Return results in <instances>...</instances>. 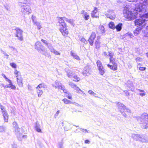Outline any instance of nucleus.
I'll return each mask as SVG.
<instances>
[{
    "label": "nucleus",
    "instance_id": "f257e3e1",
    "mask_svg": "<svg viewBox=\"0 0 148 148\" xmlns=\"http://www.w3.org/2000/svg\"><path fill=\"white\" fill-rule=\"evenodd\" d=\"M141 1L136 5L133 13L127 8H124L123 13L124 16L127 20H132L138 16L148 17V14H145V12L146 10V5L148 3V0H141Z\"/></svg>",
    "mask_w": 148,
    "mask_h": 148
},
{
    "label": "nucleus",
    "instance_id": "f03ea898",
    "mask_svg": "<svg viewBox=\"0 0 148 148\" xmlns=\"http://www.w3.org/2000/svg\"><path fill=\"white\" fill-rule=\"evenodd\" d=\"M58 22L59 23V31L64 36L67 35L68 34V31L67 25L62 17L58 16Z\"/></svg>",
    "mask_w": 148,
    "mask_h": 148
},
{
    "label": "nucleus",
    "instance_id": "7ed1b4c3",
    "mask_svg": "<svg viewBox=\"0 0 148 148\" xmlns=\"http://www.w3.org/2000/svg\"><path fill=\"white\" fill-rule=\"evenodd\" d=\"M109 56L110 57V62L112 65L108 64V67L114 71L116 70L117 69V64L116 63L115 58L114 57V53L112 52H109Z\"/></svg>",
    "mask_w": 148,
    "mask_h": 148
},
{
    "label": "nucleus",
    "instance_id": "20e7f679",
    "mask_svg": "<svg viewBox=\"0 0 148 148\" xmlns=\"http://www.w3.org/2000/svg\"><path fill=\"white\" fill-rule=\"evenodd\" d=\"M119 110L120 111L122 115L125 117H127V115L125 113L126 112L127 114H130L131 113V110L127 108L123 104L120 102H118L116 104Z\"/></svg>",
    "mask_w": 148,
    "mask_h": 148
},
{
    "label": "nucleus",
    "instance_id": "39448f33",
    "mask_svg": "<svg viewBox=\"0 0 148 148\" xmlns=\"http://www.w3.org/2000/svg\"><path fill=\"white\" fill-rule=\"evenodd\" d=\"M19 5L21 6V11L24 14H29L32 12V10L29 3L20 2Z\"/></svg>",
    "mask_w": 148,
    "mask_h": 148
},
{
    "label": "nucleus",
    "instance_id": "423d86ee",
    "mask_svg": "<svg viewBox=\"0 0 148 148\" xmlns=\"http://www.w3.org/2000/svg\"><path fill=\"white\" fill-rule=\"evenodd\" d=\"M132 138L136 140L143 143L148 142V138L144 137L143 136L138 134H133L132 135Z\"/></svg>",
    "mask_w": 148,
    "mask_h": 148
},
{
    "label": "nucleus",
    "instance_id": "0eeeda50",
    "mask_svg": "<svg viewBox=\"0 0 148 148\" xmlns=\"http://www.w3.org/2000/svg\"><path fill=\"white\" fill-rule=\"evenodd\" d=\"M35 49L38 52L42 54H44L45 50V47L42 45V43L39 41L36 42L35 44Z\"/></svg>",
    "mask_w": 148,
    "mask_h": 148
},
{
    "label": "nucleus",
    "instance_id": "6e6552de",
    "mask_svg": "<svg viewBox=\"0 0 148 148\" xmlns=\"http://www.w3.org/2000/svg\"><path fill=\"white\" fill-rule=\"evenodd\" d=\"M14 30L16 31L15 34V36L17 37L18 40L22 41L23 39V31L18 27H16Z\"/></svg>",
    "mask_w": 148,
    "mask_h": 148
},
{
    "label": "nucleus",
    "instance_id": "1a4fd4ad",
    "mask_svg": "<svg viewBox=\"0 0 148 148\" xmlns=\"http://www.w3.org/2000/svg\"><path fill=\"white\" fill-rule=\"evenodd\" d=\"M136 119L138 122L148 121V114L146 113H143L140 116L136 117Z\"/></svg>",
    "mask_w": 148,
    "mask_h": 148
},
{
    "label": "nucleus",
    "instance_id": "9d476101",
    "mask_svg": "<svg viewBox=\"0 0 148 148\" xmlns=\"http://www.w3.org/2000/svg\"><path fill=\"white\" fill-rule=\"evenodd\" d=\"M91 70L90 67L88 66H86L83 70L82 74L85 76H88L91 74Z\"/></svg>",
    "mask_w": 148,
    "mask_h": 148
},
{
    "label": "nucleus",
    "instance_id": "9b49d317",
    "mask_svg": "<svg viewBox=\"0 0 148 148\" xmlns=\"http://www.w3.org/2000/svg\"><path fill=\"white\" fill-rule=\"evenodd\" d=\"M97 64L99 73L101 75H103L105 71L100 61L98 60L97 61Z\"/></svg>",
    "mask_w": 148,
    "mask_h": 148
},
{
    "label": "nucleus",
    "instance_id": "f8f14e48",
    "mask_svg": "<svg viewBox=\"0 0 148 148\" xmlns=\"http://www.w3.org/2000/svg\"><path fill=\"white\" fill-rule=\"evenodd\" d=\"M105 15L108 18L111 20L114 19L115 17V15L113 10H108L107 11Z\"/></svg>",
    "mask_w": 148,
    "mask_h": 148
},
{
    "label": "nucleus",
    "instance_id": "ddd939ff",
    "mask_svg": "<svg viewBox=\"0 0 148 148\" xmlns=\"http://www.w3.org/2000/svg\"><path fill=\"white\" fill-rule=\"evenodd\" d=\"M12 124L16 134L17 133L20 134V128L18 127V123L16 121H14L13 122Z\"/></svg>",
    "mask_w": 148,
    "mask_h": 148
},
{
    "label": "nucleus",
    "instance_id": "4468645a",
    "mask_svg": "<svg viewBox=\"0 0 148 148\" xmlns=\"http://www.w3.org/2000/svg\"><path fill=\"white\" fill-rule=\"evenodd\" d=\"M96 34L95 33L92 32L88 39L89 43L91 46L93 45L94 40Z\"/></svg>",
    "mask_w": 148,
    "mask_h": 148
},
{
    "label": "nucleus",
    "instance_id": "2eb2a0df",
    "mask_svg": "<svg viewBox=\"0 0 148 148\" xmlns=\"http://www.w3.org/2000/svg\"><path fill=\"white\" fill-rule=\"evenodd\" d=\"M34 129L36 131L39 133H42L40 125L38 121H36L34 125Z\"/></svg>",
    "mask_w": 148,
    "mask_h": 148
},
{
    "label": "nucleus",
    "instance_id": "dca6fc26",
    "mask_svg": "<svg viewBox=\"0 0 148 148\" xmlns=\"http://www.w3.org/2000/svg\"><path fill=\"white\" fill-rule=\"evenodd\" d=\"M7 82L9 83V84H6L5 86V88H10L12 89L15 90L16 89V86L15 85L13 84L12 81L10 80Z\"/></svg>",
    "mask_w": 148,
    "mask_h": 148
},
{
    "label": "nucleus",
    "instance_id": "f3484780",
    "mask_svg": "<svg viewBox=\"0 0 148 148\" xmlns=\"http://www.w3.org/2000/svg\"><path fill=\"white\" fill-rule=\"evenodd\" d=\"M100 37L99 36H98L97 37V39H96L95 42V47L97 49L99 48L100 46L101 42L99 40Z\"/></svg>",
    "mask_w": 148,
    "mask_h": 148
},
{
    "label": "nucleus",
    "instance_id": "a211bd4d",
    "mask_svg": "<svg viewBox=\"0 0 148 148\" xmlns=\"http://www.w3.org/2000/svg\"><path fill=\"white\" fill-rule=\"evenodd\" d=\"M140 124L141 127L143 129L148 128V121H145L141 122H139Z\"/></svg>",
    "mask_w": 148,
    "mask_h": 148
},
{
    "label": "nucleus",
    "instance_id": "6ab92c4d",
    "mask_svg": "<svg viewBox=\"0 0 148 148\" xmlns=\"http://www.w3.org/2000/svg\"><path fill=\"white\" fill-rule=\"evenodd\" d=\"M81 14H82V16L85 20H87L89 19L90 16L88 13L85 11L82 10L81 12Z\"/></svg>",
    "mask_w": 148,
    "mask_h": 148
},
{
    "label": "nucleus",
    "instance_id": "aec40b11",
    "mask_svg": "<svg viewBox=\"0 0 148 148\" xmlns=\"http://www.w3.org/2000/svg\"><path fill=\"white\" fill-rule=\"evenodd\" d=\"M97 9L96 8H94V10L92 11L91 13V16L92 18L95 17L97 18L99 17V15L97 14Z\"/></svg>",
    "mask_w": 148,
    "mask_h": 148
},
{
    "label": "nucleus",
    "instance_id": "412c9836",
    "mask_svg": "<svg viewBox=\"0 0 148 148\" xmlns=\"http://www.w3.org/2000/svg\"><path fill=\"white\" fill-rule=\"evenodd\" d=\"M1 113L3 117L4 121L5 122H8L9 115L7 111Z\"/></svg>",
    "mask_w": 148,
    "mask_h": 148
},
{
    "label": "nucleus",
    "instance_id": "4be33fe9",
    "mask_svg": "<svg viewBox=\"0 0 148 148\" xmlns=\"http://www.w3.org/2000/svg\"><path fill=\"white\" fill-rule=\"evenodd\" d=\"M75 90H76V92L77 93H79L83 96L86 95L84 92L80 88H79L75 85Z\"/></svg>",
    "mask_w": 148,
    "mask_h": 148
},
{
    "label": "nucleus",
    "instance_id": "5701e85b",
    "mask_svg": "<svg viewBox=\"0 0 148 148\" xmlns=\"http://www.w3.org/2000/svg\"><path fill=\"white\" fill-rule=\"evenodd\" d=\"M17 83L20 87H22L23 86L22 82V79L20 77V78L17 77L16 79Z\"/></svg>",
    "mask_w": 148,
    "mask_h": 148
},
{
    "label": "nucleus",
    "instance_id": "b1692460",
    "mask_svg": "<svg viewBox=\"0 0 148 148\" xmlns=\"http://www.w3.org/2000/svg\"><path fill=\"white\" fill-rule=\"evenodd\" d=\"M64 21H66V22L71 24V25H73V26H74V25H73V19H69L65 17H62Z\"/></svg>",
    "mask_w": 148,
    "mask_h": 148
},
{
    "label": "nucleus",
    "instance_id": "393cba45",
    "mask_svg": "<svg viewBox=\"0 0 148 148\" xmlns=\"http://www.w3.org/2000/svg\"><path fill=\"white\" fill-rule=\"evenodd\" d=\"M42 88H47V85L44 83H41L39 84L36 87V89H41Z\"/></svg>",
    "mask_w": 148,
    "mask_h": 148
},
{
    "label": "nucleus",
    "instance_id": "a878e982",
    "mask_svg": "<svg viewBox=\"0 0 148 148\" xmlns=\"http://www.w3.org/2000/svg\"><path fill=\"white\" fill-rule=\"evenodd\" d=\"M55 84L57 88H58V89H61L64 86L63 85H62L61 83L58 80H56V81Z\"/></svg>",
    "mask_w": 148,
    "mask_h": 148
},
{
    "label": "nucleus",
    "instance_id": "bb28decb",
    "mask_svg": "<svg viewBox=\"0 0 148 148\" xmlns=\"http://www.w3.org/2000/svg\"><path fill=\"white\" fill-rule=\"evenodd\" d=\"M122 25V23H119L115 26V28L116 29L117 31L119 32L121 30Z\"/></svg>",
    "mask_w": 148,
    "mask_h": 148
},
{
    "label": "nucleus",
    "instance_id": "cd10ccee",
    "mask_svg": "<svg viewBox=\"0 0 148 148\" xmlns=\"http://www.w3.org/2000/svg\"><path fill=\"white\" fill-rule=\"evenodd\" d=\"M141 31V29L140 28H137L134 31V33L135 36H138L140 33Z\"/></svg>",
    "mask_w": 148,
    "mask_h": 148
},
{
    "label": "nucleus",
    "instance_id": "c85d7f7f",
    "mask_svg": "<svg viewBox=\"0 0 148 148\" xmlns=\"http://www.w3.org/2000/svg\"><path fill=\"white\" fill-rule=\"evenodd\" d=\"M138 90L139 92V95L141 97H144L145 95L146 92L144 90L138 89Z\"/></svg>",
    "mask_w": 148,
    "mask_h": 148
},
{
    "label": "nucleus",
    "instance_id": "c756f323",
    "mask_svg": "<svg viewBox=\"0 0 148 148\" xmlns=\"http://www.w3.org/2000/svg\"><path fill=\"white\" fill-rule=\"evenodd\" d=\"M99 29L100 32L102 34H103L105 32L106 30L103 26L101 25L99 26Z\"/></svg>",
    "mask_w": 148,
    "mask_h": 148
},
{
    "label": "nucleus",
    "instance_id": "7c9ffc66",
    "mask_svg": "<svg viewBox=\"0 0 148 148\" xmlns=\"http://www.w3.org/2000/svg\"><path fill=\"white\" fill-rule=\"evenodd\" d=\"M126 85L129 87H131L133 86V83L130 80H129L126 83Z\"/></svg>",
    "mask_w": 148,
    "mask_h": 148
},
{
    "label": "nucleus",
    "instance_id": "2f4dec72",
    "mask_svg": "<svg viewBox=\"0 0 148 148\" xmlns=\"http://www.w3.org/2000/svg\"><path fill=\"white\" fill-rule=\"evenodd\" d=\"M6 130V127L3 125L0 126V132H3Z\"/></svg>",
    "mask_w": 148,
    "mask_h": 148
},
{
    "label": "nucleus",
    "instance_id": "473e14b6",
    "mask_svg": "<svg viewBox=\"0 0 148 148\" xmlns=\"http://www.w3.org/2000/svg\"><path fill=\"white\" fill-rule=\"evenodd\" d=\"M67 76L69 77H72L74 78V76L73 73L70 70H69L68 71L67 73Z\"/></svg>",
    "mask_w": 148,
    "mask_h": 148
},
{
    "label": "nucleus",
    "instance_id": "72a5a7b5",
    "mask_svg": "<svg viewBox=\"0 0 148 148\" xmlns=\"http://www.w3.org/2000/svg\"><path fill=\"white\" fill-rule=\"evenodd\" d=\"M62 101L65 104H69L71 103H72L73 104V102H72L71 101L68 100L66 98H64L63 99Z\"/></svg>",
    "mask_w": 148,
    "mask_h": 148
},
{
    "label": "nucleus",
    "instance_id": "f704fd0d",
    "mask_svg": "<svg viewBox=\"0 0 148 148\" xmlns=\"http://www.w3.org/2000/svg\"><path fill=\"white\" fill-rule=\"evenodd\" d=\"M34 24L36 25L37 26V29L38 30H40L42 27L41 25H40V23L38 22L37 21L34 22Z\"/></svg>",
    "mask_w": 148,
    "mask_h": 148
},
{
    "label": "nucleus",
    "instance_id": "c9c22d12",
    "mask_svg": "<svg viewBox=\"0 0 148 148\" xmlns=\"http://www.w3.org/2000/svg\"><path fill=\"white\" fill-rule=\"evenodd\" d=\"M46 47H48L51 52L54 49L51 44L49 43Z\"/></svg>",
    "mask_w": 148,
    "mask_h": 148
},
{
    "label": "nucleus",
    "instance_id": "e433bc0d",
    "mask_svg": "<svg viewBox=\"0 0 148 148\" xmlns=\"http://www.w3.org/2000/svg\"><path fill=\"white\" fill-rule=\"evenodd\" d=\"M109 27L111 29H115V26L114 23L112 22H110L109 24Z\"/></svg>",
    "mask_w": 148,
    "mask_h": 148
},
{
    "label": "nucleus",
    "instance_id": "4c0bfd02",
    "mask_svg": "<svg viewBox=\"0 0 148 148\" xmlns=\"http://www.w3.org/2000/svg\"><path fill=\"white\" fill-rule=\"evenodd\" d=\"M37 92L38 97H40L43 93L42 90L41 89H37Z\"/></svg>",
    "mask_w": 148,
    "mask_h": 148
},
{
    "label": "nucleus",
    "instance_id": "58836bf2",
    "mask_svg": "<svg viewBox=\"0 0 148 148\" xmlns=\"http://www.w3.org/2000/svg\"><path fill=\"white\" fill-rule=\"evenodd\" d=\"M124 36L125 37H130L131 38H132L133 37L132 34L130 32H127L125 34Z\"/></svg>",
    "mask_w": 148,
    "mask_h": 148
},
{
    "label": "nucleus",
    "instance_id": "ea45409f",
    "mask_svg": "<svg viewBox=\"0 0 148 148\" xmlns=\"http://www.w3.org/2000/svg\"><path fill=\"white\" fill-rule=\"evenodd\" d=\"M63 139L61 140L60 142L58 143V148H63Z\"/></svg>",
    "mask_w": 148,
    "mask_h": 148
},
{
    "label": "nucleus",
    "instance_id": "a19ab883",
    "mask_svg": "<svg viewBox=\"0 0 148 148\" xmlns=\"http://www.w3.org/2000/svg\"><path fill=\"white\" fill-rule=\"evenodd\" d=\"M14 74L16 76V79H17V77H19V76L20 75H21V73L20 72L18 71L16 69H15L14 72Z\"/></svg>",
    "mask_w": 148,
    "mask_h": 148
},
{
    "label": "nucleus",
    "instance_id": "79ce46f5",
    "mask_svg": "<svg viewBox=\"0 0 148 148\" xmlns=\"http://www.w3.org/2000/svg\"><path fill=\"white\" fill-rule=\"evenodd\" d=\"M88 92L89 94L91 95L92 96H94L96 97H97L96 96V94L91 90H89L88 91Z\"/></svg>",
    "mask_w": 148,
    "mask_h": 148
},
{
    "label": "nucleus",
    "instance_id": "37998d69",
    "mask_svg": "<svg viewBox=\"0 0 148 148\" xmlns=\"http://www.w3.org/2000/svg\"><path fill=\"white\" fill-rule=\"evenodd\" d=\"M10 65L12 68L16 69L17 68V66L14 62H10Z\"/></svg>",
    "mask_w": 148,
    "mask_h": 148
},
{
    "label": "nucleus",
    "instance_id": "c03bdc74",
    "mask_svg": "<svg viewBox=\"0 0 148 148\" xmlns=\"http://www.w3.org/2000/svg\"><path fill=\"white\" fill-rule=\"evenodd\" d=\"M137 68H138L139 69L140 71H144L146 69L145 68V67H141L140 64H138Z\"/></svg>",
    "mask_w": 148,
    "mask_h": 148
},
{
    "label": "nucleus",
    "instance_id": "a18cd8bd",
    "mask_svg": "<svg viewBox=\"0 0 148 148\" xmlns=\"http://www.w3.org/2000/svg\"><path fill=\"white\" fill-rule=\"evenodd\" d=\"M61 90H62L66 94H68L69 92L67 91L66 89H65L64 86L61 89Z\"/></svg>",
    "mask_w": 148,
    "mask_h": 148
},
{
    "label": "nucleus",
    "instance_id": "49530a36",
    "mask_svg": "<svg viewBox=\"0 0 148 148\" xmlns=\"http://www.w3.org/2000/svg\"><path fill=\"white\" fill-rule=\"evenodd\" d=\"M41 41L46 46L48 45L49 43H48L47 40L42 39H41Z\"/></svg>",
    "mask_w": 148,
    "mask_h": 148
},
{
    "label": "nucleus",
    "instance_id": "de8ad7c7",
    "mask_svg": "<svg viewBox=\"0 0 148 148\" xmlns=\"http://www.w3.org/2000/svg\"><path fill=\"white\" fill-rule=\"evenodd\" d=\"M1 75L4 78V79H5V80L6 81H10V79H9V78H8L4 74L2 73L1 74Z\"/></svg>",
    "mask_w": 148,
    "mask_h": 148
},
{
    "label": "nucleus",
    "instance_id": "09e8293b",
    "mask_svg": "<svg viewBox=\"0 0 148 148\" xmlns=\"http://www.w3.org/2000/svg\"><path fill=\"white\" fill-rule=\"evenodd\" d=\"M1 75L4 78V79H5V80L6 81H10V79H9V78H8L4 74L2 73L1 74Z\"/></svg>",
    "mask_w": 148,
    "mask_h": 148
},
{
    "label": "nucleus",
    "instance_id": "8fccbe9b",
    "mask_svg": "<svg viewBox=\"0 0 148 148\" xmlns=\"http://www.w3.org/2000/svg\"><path fill=\"white\" fill-rule=\"evenodd\" d=\"M80 130L84 133H89V130H87L86 129L80 128Z\"/></svg>",
    "mask_w": 148,
    "mask_h": 148
},
{
    "label": "nucleus",
    "instance_id": "3c124183",
    "mask_svg": "<svg viewBox=\"0 0 148 148\" xmlns=\"http://www.w3.org/2000/svg\"><path fill=\"white\" fill-rule=\"evenodd\" d=\"M52 53H53L54 54L56 55H60V53L55 49L53 51Z\"/></svg>",
    "mask_w": 148,
    "mask_h": 148
},
{
    "label": "nucleus",
    "instance_id": "603ef678",
    "mask_svg": "<svg viewBox=\"0 0 148 148\" xmlns=\"http://www.w3.org/2000/svg\"><path fill=\"white\" fill-rule=\"evenodd\" d=\"M80 80V78L77 75H75V82H78Z\"/></svg>",
    "mask_w": 148,
    "mask_h": 148
},
{
    "label": "nucleus",
    "instance_id": "864d4df0",
    "mask_svg": "<svg viewBox=\"0 0 148 148\" xmlns=\"http://www.w3.org/2000/svg\"><path fill=\"white\" fill-rule=\"evenodd\" d=\"M66 97L69 99H72V95L69 92L68 94H66Z\"/></svg>",
    "mask_w": 148,
    "mask_h": 148
},
{
    "label": "nucleus",
    "instance_id": "5fc2aeb1",
    "mask_svg": "<svg viewBox=\"0 0 148 148\" xmlns=\"http://www.w3.org/2000/svg\"><path fill=\"white\" fill-rule=\"evenodd\" d=\"M80 41L84 43L85 44H86L87 43V42L86 40L85 39V38H82L81 39H80Z\"/></svg>",
    "mask_w": 148,
    "mask_h": 148
},
{
    "label": "nucleus",
    "instance_id": "6e6d98bb",
    "mask_svg": "<svg viewBox=\"0 0 148 148\" xmlns=\"http://www.w3.org/2000/svg\"><path fill=\"white\" fill-rule=\"evenodd\" d=\"M47 50H45V52L44 54H42V55H44L46 56L49 57L50 56V54L48 53H47Z\"/></svg>",
    "mask_w": 148,
    "mask_h": 148
},
{
    "label": "nucleus",
    "instance_id": "4d7b16f0",
    "mask_svg": "<svg viewBox=\"0 0 148 148\" xmlns=\"http://www.w3.org/2000/svg\"><path fill=\"white\" fill-rule=\"evenodd\" d=\"M37 144L39 145L40 147H42V146L44 145L40 141H38L37 142Z\"/></svg>",
    "mask_w": 148,
    "mask_h": 148
},
{
    "label": "nucleus",
    "instance_id": "13d9d810",
    "mask_svg": "<svg viewBox=\"0 0 148 148\" xmlns=\"http://www.w3.org/2000/svg\"><path fill=\"white\" fill-rule=\"evenodd\" d=\"M69 84L73 88H74V84L72 82H69Z\"/></svg>",
    "mask_w": 148,
    "mask_h": 148
},
{
    "label": "nucleus",
    "instance_id": "bf43d9fd",
    "mask_svg": "<svg viewBox=\"0 0 148 148\" xmlns=\"http://www.w3.org/2000/svg\"><path fill=\"white\" fill-rule=\"evenodd\" d=\"M75 59H76L78 60H79L80 59V58L79 56L75 55Z\"/></svg>",
    "mask_w": 148,
    "mask_h": 148
},
{
    "label": "nucleus",
    "instance_id": "052dcab7",
    "mask_svg": "<svg viewBox=\"0 0 148 148\" xmlns=\"http://www.w3.org/2000/svg\"><path fill=\"white\" fill-rule=\"evenodd\" d=\"M75 107H78L79 108H80L82 107V106L79 105L77 103H75Z\"/></svg>",
    "mask_w": 148,
    "mask_h": 148
},
{
    "label": "nucleus",
    "instance_id": "680f3d73",
    "mask_svg": "<svg viewBox=\"0 0 148 148\" xmlns=\"http://www.w3.org/2000/svg\"><path fill=\"white\" fill-rule=\"evenodd\" d=\"M17 145L14 143L12 145V148H17Z\"/></svg>",
    "mask_w": 148,
    "mask_h": 148
},
{
    "label": "nucleus",
    "instance_id": "e2e57ef3",
    "mask_svg": "<svg viewBox=\"0 0 148 148\" xmlns=\"http://www.w3.org/2000/svg\"><path fill=\"white\" fill-rule=\"evenodd\" d=\"M27 87H28V90L29 91H31L32 90V87L31 86H30L29 84H28V86H27Z\"/></svg>",
    "mask_w": 148,
    "mask_h": 148
},
{
    "label": "nucleus",
    "instance_id": "0e129e2a",
    "mask_svg": "<svg viewBox=\"0 0 148 148\" xmlns=\"http://www.w3.org/2000/svg\"><path fill=\"white\" fill-rule=\"evenodd\" d=\"M1 113L4 112H7V111L6 110L5 108L4 109L1 110Z\"/></svg>",
    "mask_w": 148,
    "mask_h": 148
},
{
    "label": "nucleus",
    "instance_id": "69168bd1",
    "mask_svg": "<svg viewBox=\"0 0 148 148\" xmlns=\"http://www.w3.org/2000/svg\"><path fill=\"white\" fill-rule=\"evenodd\" d=\"M22 138L23 139H26L27 138V136L26 135H23L22 137Z\"/></svg>",
    "mask_w": 148,
    "mask_h": 148
},
{
    "label": "nucleus",
    "instance_id": "338daca9",
    "mask_svg": "<svg viewBox=\"0 0 148 148\" xmlns=\"http://www.w3.org/2000/svg\"><path fill=\"white\" fill-rule=\"evenodd\" d=\"M90 143V142L89 140H86L85 141V143L89 144Z\"/></svg>",
    "mask_w": 148,
    "mask_h": 148
},
{
    "label": "nucleus",
    "instance_id": "774afa93",
    "mask_svg": "<svg viewBox=\"0 0 148 148\" xmlns=\"http://www.w3.org/2000/svg\"><path fill=\"white\" fill-rule=\"evenodd\" d=\"M3 54L4 55V56L6 57L7 59H8V58L9 55L7 54L6 53H4Z\"/></svg>",
    "mask_w": 148,
    "mask_h": 148
}]
</instances>
